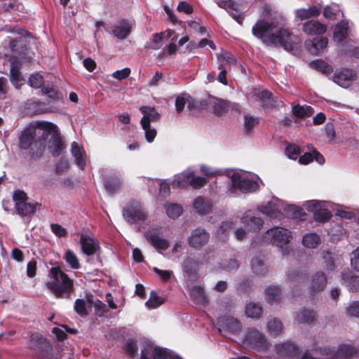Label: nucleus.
Segmentation results:
<instances>
[{
    "label": "nucleus",
    "instance_id": "14",
    "mask_svg": "<svg viewBox=\"0 0 359 359\" xmlns=\"http://www.w3.org/2000/svg\"><path fill=\"white\" fill-rule=\"evenodd\" d=\"M21 62L18 57L12 56L11 62V68L9 72V79L11 84L16 88L20 89L25 81L24 76L20 71Z\"/></svg>",
    "mask_w": 359,
    "mask_h": 359
},
{
    "label": "nucleus",
    "instance_id": "48",
    "mask_svg": "<svg viewBox=\"0 0 359 359\" xmlns=\"http://www.w3.org/2000/svg\"><path fill=\"white\" fill-rule=\"evenodd\" d=\"M322 258L325 264V269L327 271H333L336 269V255L332 252L331 250H323L321 253Z\"/></svg>",
    "mask_w": 359,
    "mask_h": 359
},
{
    "label": "nucleus",
    "instance_id": "24",
    "mask_svg": "<svg viewBox=\"0 0 359 359\" xmlns=\"http://www.w3.org/2000/svg\"><path fill=\"white\" fill-rule=\"evenodd\" d=\"M241 222L244 225L247 231L252 232L259 231L264 224V221L261 217L251 215L243 216L241 219Z\"/></svg>",
    "mask_w": 359,
    "mask_h": 359
},
{
    "label": "nucleus",
    "instance_id": "42",
    "mask_svg": "<svg viewBox=\"0 0 359 359\" xmlns=\"http://www.w3.org/2000/svg\"><path fill=\"white\" fill-rule=\"evenodd\" d=\"M165 301V296H158L154 290H152L150 292L149 299L145 302V306L149 309H154L163 304Z\"/></svg>",
    "mask_w": 359,
    "mask_h": 359
},
{
    "label": "nucleus",
    "instance_id": "22",
    "mask_svg": "<svg viewBox=\"0 0 359 359\" xmlns=\"http://www.w3.org/2000/svg\"><path fill=\"white\" fill-rule=\"evenodd\" d=\"M328 41L325 37H316L313 40H306L305 46L313 55H318L327 47Z\"/></svg>",
    "mask_w": 359,
    "mask_h": 359
},
{
    "label": "nucleus",
    "instance_id": "41",
    "mask_svg": "<svg viewBox=\"0 0 359 359\" xmlns=\"http://www.w3.org/2000/svg\"><path fill=\"white\" fill-rule=\"evenodd\" d=\"M211 106L214 114L218 116H222L229 109L227 102L225 100L217 97L212 98Z\"/></svg>",
    "mask_w": 359,
    "mask_h": 359
},
{
    "label": "nucleus",
    "instance_id": "52",
    "mask_svg": "<svg viewBox=\"0 0 359 359\" xmlns=\"http://www.w3.org/2000/svg\"><path fill=\"white\" fill-rule=\"evenodd\" d=\"M245 314L248 318H258L262 314V307L259 304L248 303L245 306Z\"/></svg>",
    "mask_w": 359,
    "mask_h": 359
},
{
    "label": "nucleus",
    "instance_id": "30",
    "mask_svg": "<svg viewBox=\"0 0 359 359\" xmlns=\"http://www.w3.org/2000/svg\"><path fill=\"white\" fill-rule=\"evenodd\" d=\"M295 17L300 20L316 18L321 13V7L318 6H311L308 8H298L295 11Z\"/></svg>",
    "mask_w": 359,
    "mask_h": 359
},
{
    "label": "nucleus",
    "instance_id": "63",
    "mask_svg": "<svg viewBox=\"0 0 359 359\" xmlns=\"http://www.w3.org/2000/svg\"><path fill=\"white\" fill-rule=\"evenodd\" d=\"M140 124L142 129L144 130V136L146 140L149 143L152 142L156 136L157 133L156 129L154 128H151L149 123Z\"/></svg>",
    "mask_w": 359,
    "mask_h": 359
},
{
    "label": "nucleus",
    "instance_id": "3",
    "mask_svg": "<svg viewBox=\"0 0 359 359\" xmlns=\"http://www.w3.org/2000/svg\"><path fill=\"white\" fill-rule=\"evenodd\" d=\"M37 126L43 130L42 138L39 141L40 151L37 156L42 154L46 147V140L50 135L48 142V149L53 156H58L64 149V143L60 136L57 126L49 121H41L37 123Z\"/></svg>",
    "mask_w": 359,
    "mask_h": 359
},
{
    "label": "nucleus",
    "instance_id": "61",
    "mask_svg": "<svg viewBox=\"0 0 359 359\" xmlns=\"http://www.w3.org/2000/svg\"><path fill=\"white\" fill-rule=\"evenodd\" d=\"M6 32L10 34H18L29 39L34 38L33 34L30 32L27 31V29H24L23 27L19 25H15L13 27L6 28Z\"/></svg>",
    "mask_w": 359,
    "mask_h": 359
},
{
    "label": "nucleus",
    "instance_id": "8",
    "mask_svg": "<svg viewBox=\"0 0 359 359\" xmlns=\"http://www.w3.org/2000/svg\"><path fill=\"white\" fill-rule=\"evenodd\" d=\"M231 184L229 187L231 194H235L237 189L242 193H252L259 189V186L257 181L248 177H242L238 172H233L230 175Z\"/></svg>",
    "mask_w": 359,
    "mask_h": 359
},
{
    "label": "nucleus",
    "instance_id": "39",
    "mask_svg": "<svg viewBox=\"0 0 359 359\" xmlns=\"http://www.w3.org/2000/svg\"><path fill=\"white\" fill-rule=\"evenodd\" d=\"M140 111L143 114L140 123H149L151 124V121H156L160 117V114L154 107L142 106L140 108Z\"/></svg>",
    "mask_w": 359,
    "mask_h": 359
},
{
    "label": "nucleus",
    "instance_id": "10",
    "mask_svg": "<svg viewBox=\"0 0 359 359\" xmlns=\"http://www.w3.org/2000/svg\"><path fill=\"white\" fill-rule=\"evenodd\" d=\"M244 346L258 351H266L268 348V342L265 337L257 330L247 331L242 339Z\"/></svg>",
    "mask_w": 359,
    "mask_h": 359
},
{
    "label": "nucleus",
    "instance_id": "53",
    "mask_svg": "<svg viewBox=\"0 0 359 359\" xmlns=\"http://www.w3.org/2000/svg\"><path fill=\"white\" fill-rule=\"evenodd\" d=\"M165 208L168 217L173 219L178 218L183 212L182 206L176 203L165 205Z\"/></svg>",
    "mask_w": 359,
    "mask_h": 359
},
{
    "label": "nucleus",
    "instance_id": "37",
    "mask_svg": "<svg viewBox=\"0 0 359 359\" xmlns=\"http://www.w3.org/2000/svg\"><path fill=\"white\" fill-rule=\"evenodd\" d=\"M307 278V272L305 269H293L287 273L286 280L291 285L296 283H300L304 281Z\"/></svg>",
    "mask_w": 359,
    "mask_h": 359
},
{
    "label": "nucleus",
    "instance_id": "16",
    "mask_svg": "<svg viewBox=\"0 0 359 359\" xmlns=\"http://www.w3.org/2000/svg\"><path fill=\"white\" fill-rule=\"evenodd\" d=\"M104 186L107 194L110 196L116 195L123 187V180L118 172L111 173L104 178Z\"/></svg>",
    "mask_w": 359,
    "mask_h": 359
},
{
    "label": "nucleus",
    "instance_id": "11",
    "mask_svg": "<svg viewBox=\"0 0 359 359\" xmlns=\"http://www.w3.org/2000/svg\"><path fill=\"white\" fill-rule=\"evenodd\" d=\"M80 244L81 251L85 255L90 257L95 255L97 260L100 259L101 253L100 243L89 233H81L80 234Z\"/></svg>",
    "mask_w": 359,
    "mask_h": 359
},
{
    "label": "nucleus",
    "instance_id": "32",
    "mask_svg": "<svg viewBox=\"0 0 359 359\" xmlns=\"http://www.w3.org/2000/svg\"><path fill=\"white\" fill-rule=\"evenodd\" d=\"M130 29L129 22L126 19H122L117 25L113 27L111 32L117 39L123 40L130 34Z\"/></svg>",
    "mask_w": 359,
    "mask_h": 359
},
{
    "label": "nucleus",
    "instance_id": "1",
    "mask_svg": "<svg viewBox=\"0 0 359 359\" xmlns=\"http://www.w3.org/2000/svg\"><path fill=\"white\" fill-rule=\"evenodd\" d=\"M252 35L269 46L283 47L291 52L294 49L298 38L289 29L276 27L273 22L265 20L257 21L252 28Z\"/></svg>",
    "mask_w": 359,
    "mask_h": 359
},
{
    "label": "nucleus",
    "instance_id": "34",
    "mask_svg": "<svg viewBox=\"0 0 359 359\" xmlns=\"http://www.w3.org/2000/svg\"><path fill=\"white\" fill-rule=\"evenodd\" d=\"M265 293L266 301L271 305L278 304L283 297L280 287L276 285L269 286Z\"/></svg>",
    "mask_w": 359,
    "mask_h": 359
},
{
    "label": "nucleus",
    "instance_id": "64",
    "mask_svg": "<svg viewBox=\"0 0 359 359\" xmlns=\"http://www.w3.org/2000/svg\"><path fill=\"white\" fill-rule=\"evenodd\" d=\"M351 266L352 269L359 272V247H357L351 253Z\"/></svg>",
    "mask_w": 359,
    "mask_h": 359
},
{
    "label": "nucleus",
    "instance_id": "60",
    "mask_svg": "<svg viewBox=\"0 0 359 359\" xmlns=\"http://www.w3.org/2000/svg\"><path fill=\"white\" fill-rule=\"evenodd\" d=\"M74 310L81 317H86L88 311L86 300L83 299H76L74 302Z\"/></svg>",
    "mask_w": 359,
    "mask_h": 359
},
{
    "label": "nucleus",
    "instance_id": "12",
    "mask_svg": "<svg viewBox=\"0 0 359 359\" xmlns=\"http://www.w3.org/2000/svg\"><path fill=\"white\" fill-rule=\"evenodd\" d=\"M210 233L203 228H196L187 238V243L195 250H201L209 241Z\"/></svg>",
    "mask_w": 359,
    "mask_h": 359
},
{
    "label": "nucleus",
    "instance_id": "9",
    "mask_svg": "<svg viewBox=\"0 0 359 359\" xmlns=\"http://www.w3.org/2000/svg\"><path fill=\"white\" fill-rule=\"evenodd\" d=\"M122 216L126 222L130 224H133L138 222L144 221L147 215L140 202L137 200H131L126 207L123 208Z\"/></svg>",
    "mask_w": 359,
    "mask_h": 359
},
{
    "label": "nucleus",
    "instance_id": "28",
    "mask_svg": "<svg viewBox=\"0 0 359 359\" xmlns=\"http://www.w3.org/2000/svg\"><path fill=\"white\" fill-rule=\"evenodd\" d=\"M358 352V349L351 344H340L334 353V358L351 359Z\"/></svg>",
    "mask_w": 359,
    "mask_h": 359
},
{
    "label": "nucleus",
    "instance_id": "50",
    "mask_svg": "<svg viewBox=\"0 0 359 359\" xmlns=\"http://www.w3.org/2000/svg\"><path fill=\"white\" fill-rule=\"evenodd\" d=\"M297 320L299 323H313L316 320L315 313L313 311L304 309L301 311L297 317Z\"/></svg>",
    "mask_w": 359,
    "mask_h": 359
},
{
    "label": "nucleus",
    "instance_id": "13",
    "mask_svg": "<svg viewBox=\"0 0 359 359\" xmlns=\"http://www.w3.org/2000/svg\"><path fill=\"white\" fill-rule=\"evenodd\" d=\"M356 78V72L349 68L337 69L333 75L332 81L341 88H347Z\"/></svg>",
    "mask_w": 359,
    "mask_h": 359
},
{
    "label": "nucleus",
    "instance_id": "19",
    "mask_svg": "<svg viewBox=\"0 0 359 359\" xmlns=\"http://www.w3.org/2000/svg\"><path fill=\"white\" fill-rule=\"evenodd\" d=\"M189 294L192 302L198 306H205L208 304V299L204 288L200 285L192 286L189 290Z\"/></svg>",
    "mask_w": 359,
    "mask_h": 359
},
{
    "label": "nucleus",
    "instance_id": "7",
    "mask_svg": "<svg viewBox=\"0 0 359 359\" xmlns=\"http://www.w3.org/2000/svg\"><path fill=\"white\" fill-rule=\"evenodd\" d=\"M265 238L273 245L282 248V255L289 254L288 248L283 246L290 243L292 238V233L290 230L279 226H273L268 229L265 233Z\"/></svg>",
    "mask_w": 359,
    "mask_h": 359
},
{
    "label": "nucleus",
    "instance_id": "45",
    "mask_svg": "<svg viewBox=\"0 0 359 359\" xmlns=\"http://www.w3.org/2000/svg\"><path fill=\"white\" fill-rule=\"evenodd\" d=\"M302 243L304 247L313 249L320 244V237L316 233H306L303 236Z\"/></svg>",
    "mask_w": 359,
    "mask_h": 359
},
{
    "label": "nucleus",
    "instance_id": "33",
    "mask_svg": "<svg viewBox=\"0 0 359 359\" xmlns=\"http://www.w3.org/2000/svg\"><path fill=\"white\" fill-rule=\"evenodd\" d=\"M243 133L245 135L252 136L254 133L253 130L257 127L260 122L259 116H252L250 114H245L243 116Z\"/></svg>",
    "mask_w": 359,
    "mask_h": 359
},
{
    "label": "nucleus",
    "instance_id": "40",
    "mask_svg": "<svg viewBox=\"0 0 359 359\" xmlns=\"http://www.w3.org/2000/svg\"><path fill=\"white\" fill-rule=\"evenodd\" d=\"M343 15L340 6L334 3L327 5L323 8V15L328 20H335L340 17V15L343 16Z\"/></svg>",
    "mask_w": 359,
    "mask_h": 359
},
{
    "label": "nucleus",
    "instance_id": "18",
    "mask_svg": "<svg viewBox=\"0 0 359 359\" xmlns=\"http://www.w3.org/2000/svg\"><path fill=\"white\" fill-rule=\"evenodd\" d=\"M341 284L344 285L349 292H356L359 291V276L349 269H347L341 271Z\"/></svg>",
    "mask_w": 359,
    "mask_h": 359
},
{
    "label": "nucleus",
    "instance_id": "44",
    "mask_svg": "<svg viewBox=\"0 0 359 359\" xmlns=\"http://www.w3.org/2000/svg\"><path fill=\"white\" fill-rule=\"evenodd\" d=\"M41 92L48 95V102L49 103L55 102L62 99V95L57 88L53 86H45L41 88Z\"/></svg>",
    "mask_w": 359,
    "mask_h": 359
},
{
    "label": "nucleus",
    "instance_id": "5",
    "mask_svg": "<svg viewBox=\"0 0 359 359\" xmlns=\"http://www.w3.org/2000/svg\"><path fill=\"white\" fill-rule=\"evenodd\" d=\"M258 210L270 219H278L280 220L283 217L282 210L286 212L294 215L298 211V207L294 205L285 206L283 201L277 198H273L266 205L259 206Z\"/></svg>",
    "mask_w": 359,
    "mask_h": 359
},
{
    "label": "nucleus",
    "instance_id": "59",
    "mask_svg": "<svg viewBox=\"0 0 359 359\" xmlns=\"http://www.w3.org/2000/svg\"><path fill=\"white\" fill-rule=\"evenodd\" d=\"M8 46L11 50L17 54L23 53L25 50L24 41L21 38L10 39Z\"/></svg>",
    "mask_w": 359,
    "mask_h": 359
},
{
    "label": "nucleus",
    "instance_id": "15",
    "mask_svg": "<svg viewBox=\"0 0 359 359\" xmlns=\"http://www.w3.org/2000/svg\"><path fill=\"white\" fill-rule=\"evenodd\" d=\"M218 324L220 326L218 328L219 333L224 330L232 334H237L242 330V324L240 320L231 316L226 315L220 317L218 319Z\"/></svg>",
    "mask_w": 359,
    "mask_h": 359
},
{
    "label": "nucleus",
    "instance_id": "31",
    "mask_svg": "<svg viewBox=\"0 0 359 359\" xmlns=\"http://www.w3.org/2000/svg\"><path fill=\"white\" fill-rule=\"evenodd\" d=\"M198 264L199 263L196 259L191 257H187L182 263V271L184 276L190 278H195Z\"/></svg>",
    "mask_w": 359,
    "mask_h": 359
},
{
    "label": "nucleus",
    "instance_id": "23",
    "mask_svg": "<svg viewBox=\"0 0 359 359\" xmlns=\"http://www.w3.org/2000/svg\"><path fill=\"white\" fill-rule=\"evenodd\" d=\"M36 135V129L33 126L25 128L19 136V147L27 150L31 147Z\"/></svg>",
    "mask_w": 359,
    "mask_h": 359
},
{
    "label": "nucleus",
    "instance_id": "51",
    "mask_svg": "<svg viewBox=\"0 0 359 359\" xmlns=\"http://www.w3.org/2000/svg\"><path fill=\"white\" fill-rule=\"evenodd\" d=\"M259 99L266 108H273L276 105L272 93L268 90H263L259 93Z\"/></svg>",
    "mask_w": 359,
    "mask_h": 359
},
{
    "label": "nucleus",
    "instance_id": "17",
    "mask_svg": "<svg viewBox=\"0 0 359 359\" xmlns=\"http://www.w3.org/2000/svg\"><path fill=\"white\" fill-rule=\"evenodd\" d=\"M327 30V25L317 20H309L302 25V31L309 36L323 35Z\"/></svg>",
    "mask_w": 359,
    "mask_h": 359
},
{
    "label": "nucleus",
    "instance_id": "46",
    "mask_svg": "<svg viewBox=\"0 0 359 359\" xmlns=\"http://www.w3.org/2000/svg\"><path fill=\"white\" fill-rule=\"evenodd\" d=\"M234 224L231 221H225L222 222L219 228L217 229V237L219 241H224L233 228Z\"/></svg>",
    "mask_w": 359,
    "mask_h": 359
},
{
    "label": "nucleus",
    "instance_id": "25",
    "mask_svg": "<svg viewBox=\"0 0 359 359\" xmlns=\"http://www.w3.org/2000/svg\"><path fill=\"white\" fill-rule=\"evenodd\" d=\"M276 351L281 355L290 359L294 358L300 353L299 348L290 341L277 345Z\"/></svg>",
    "mask_w": 359,
    "mask_h": 359
},
{
    "label": "nucleus",
    "instance_id": "38",
    "mask_svg": "<svg viewBox=\"0 0 359 359\" xmlns=\"http://www.w3.org/2000/svg\"><path fill=\"white\" fill-rule=\"evenodd\" d=\"M40 205L39 203H29L25 201L23 202H18L15 208L19 215L25 217L33 215L36 212V207Z\"/></svg>",
    "mask_w": 359,
    "mask_h": 359
},
{
    "label": "nucleus",
    "instance_id": "2",
    "mask_svg": "<svg viewBox=\"0 0 359 359\" xmlns=\"http://www.w3.org/2000/svg\"><path fill=\"white\" fill-rule=\"evenodd\" d=\"M47 288L57 298H69L73 292L74 281L60 267H51L48 272Z\"/></svg>",
    "mask_w": 359,
    "mask_h": 359
},
{
    "label": "nucleus",
    "instance_id": "29",
    "mask_svg": "<svg viewBox=\"0 0 359 359\" xmlns=\"http://www.w3.org/2000/svg\"><path fill=\"white\" fill-rule=\"evenodd\" d=\"M194 175V172L187 169L175 175L172 182V188H184L189 184V180Z\"/></svg>",
    "mask_w": 359,
    "mask_h": 359
},
{
    "label": "nucleus",
    "instance_id": "35",
    "mask_svg": "<svg viewBox=\"0 0 359 359\" xmlns=\"http://www.w3.org/2000/svg\"><path fill=\"white\" fill-rule=\"evenodd\" d=\"M309 65L327 77L330 76L333 72L332 67L322 59L313 60L309 62Z\"/></svg>",
    "mask_w": 359,
    "mask_h": 359
},
{
    "label": "nucleus",
    "instance_id": "54",
    "mask_svg": "<svg viewBox=\"0 0 359 359\" xmlns=\"http://www.w3.org/2000/svg\"><path fill=\"white\" fill-rule=\"evenodd\" d=\"M239 266L240 263L236 259H229L219 264V268L229 273H235Z\"/></svg>",
    "mask_w": 359,
    "mask_h": 359
},
{
    "label": "nucleus",
    "instance_id": "58",
    "mask_svg": "<svg viewBox=\"0 0 359 359\" xmlns=\"http://www.w3.org/2000/svg\"><path fill=\"white\" fill-rule=\"evenodd\" d=\"M332 217L330 210L326 208H320L317 211L313 213V219L318 222H325L328 221Z\"/></svg>",
    "mask_w": 359,
    "mask_h": 359
},
{
    "label": "nucleus",
    "instance_id": "57",
    "mask_svg": "<svg viewBox=\"0 0 359 359\" xmlns=\"http://www.w3.org/2000/svg\"><path fill=\"white\" fill-rule=\"evenodd\" d=\"M340 54L342 56L359 59V47L353 46H341Z\"/></svg>",
    "mask_w": 359,
    "mask_h": 359
},
{
    "label": "nucleus",
    "instance_id": "55",
    "mask_svg": "<svg viewBox=\"0 0 359 359\" xmlns=\"http://www.w3.org/2000/svg\"><path fill=\"white\" fill-rule=\"evenodd\" d=\"M64 259L72 269H79L80 268L79 259L72 250H68L65 252Z\"/></svg>",
    "mask_w": 359,
    "mask_h": 359
},
{
    "label": "nucleus",
    "instance_id": "26",
    "mask_svg": "<svg viewBox=\"0 0 359 359\" xmlns=\"http://www.w3.org/2000/svg\"><path fill=\"white\" fill-rule=\"evenodd\" d=\"M144 238L157 250H165L169 247V242L167 239L160 237L151 231L144 232Z\"/></svg>",
    "mask_w": 359,
    "mask_h": 359
},
{
    "label": "nucleus",
    "instance_id": "47",
    "mask_svg": "<svg viewBox=\"0 0 359 359\" xmlns=\"http://www.w3.org/2000/svg\"><path fill=\"white\" fill-rule=\"evenodd\" d=\"M313 111L311 106H302L300 104L294 105L292 109V114L297 118L311 116L313 114Z\"/></svg>",
    "mask_w": 359,
    "mask_h": 359
},
{
    "label": "nucleus",
    "instance_id": "6",
    "mask_svg": "<svg viewBox=\"0 0 359 359\" xmlns=\"http://www.w3.org/2000/svg\"><path fill=\"white\" fill-rule=\"evenodd\" d=\"M140 359H183L172 350L160 346H153L150 341H145L140 352Z\"/></svg>",
    "mask_w": 359,
    "mask_h": 359
},
{
    "label": "nucleus",
    "instance_id": "21",
    "mask_svg": "<svg viewBox=\"0 0 359 359\" xmlns=\"http://www.w3.org/2000/svg\"><path fill=\"white\" fill-rule=\"evenodd\" d=\"M327 283L326 275L323 271H317L311 278L309 292L311 294L323 291Z\"/></svg>",
    "mask_w": 359,
    "mask_h": 359
},
{
    "label": "nucleus",
    "instance_id": "36",
    "mask_svg": "<svg viewBox=\"0 0 359 359\" xmlns=\"http://www.w3.org/2000/svg\"><path fill=\"white\" fill-rule=\"evenodd\" d=\"M71 153L74 158L75 163L81 170H83L86 165V159L85 154L81 150L79 145L74 142L71 144Z\"/></svg>",
    "mask_w": 359,
    "mask_h": 359
},
{
    "label": "nucleus",
    "instance_id": "49",
    "mask_svg": "<svg viewBox=\"0 0 359 359\" xmlns=\"http://www.w3.org/2000/svg\"><path fill=\"white\" fill-rule=\"evenodd\" d=\"M163 33L152 34L150 39L145 43L146 49L158 50L163 45Z\"/></svg>",
    "mask_w": 359,
    "mask_h": 359
},
{
    "label": "nucleus",
    "instance_id": "43",
    "mask_svg": "<svg viewBox=\"0 0 359 359\" xmlns=\"http://www.w3.org/2000/svg\"><path fill=\"white\" fill-rule=\"evenodd\" d=\"M251 269L253 273L259 276H264L268 273V268L262 260L253 257L250 261Z\"/></svg>",
    "mask_w": 359,
    "mask_h": 359
},
{
    "label": "nucleus",
    "instance_id": "20",
    "mask_svg": "<svg viewBox=\"0 0 359 359\" xmlns=\"http://www.w3.org/2000/svg\"><path fill=\"white\" fill-rule=\"evenodd\" d=\"M349 26L346 20H340L334 27L333 40L338 46H344L342 43L348 36Z\"/></svg>",
    "mask_w": 359,
    "mask_h": 359
},
{
    "label": "nucleus",
    "instance_id": "4",
    "mask_svg": "<svg viewBox=\"0 0 359 359\" xmlns=\"http://www.w3.org/2000/svg\"><path fill=\"white\" fill-rule=\"evenodd\" d=\"M28 348L32 351L34 359H60L61 358L58 352L53 351V347L49 341L37 332L31 334Z\"/></svg>",
    "mask_w": 359,
    "mask_h": 359
},
{
    "label": "nucleus",
    "instance_id": "56",
    "mask_svg": "<svg viewBox=\"0 0 359 359\" xmlns=\"http://www.w3.org/2000/svg\"><path fill=\"white\" fill-rule=\"evenodd\" d=\"M43 77L39 73H34L30 74L28 77L27 83L28 85L35 89L41 88L44 86Z\"/></svg>",
    "mask_w": 359,
    "mask_h": 359
},
{
    "label": "nucleus",
    "instance_id": "27",
    "mask_svg": "<svg viewBox=\"0 0 359 359\" xmlns=\"http://www.w3.org/2000/svg\"><path fill=\"white\" fill-rule=\"evenodd\" d=\"M212 206L211 202L202 196L196 197L193 203L195 212L200 216L210 214L212 211Z\"/></svg>",
    "mask_w": 359,
    "mask_h": 359
},
{
    "label": "nucleus",
    "instance_id": "62",
    "mask_svg": "<svg viewBox=\"0 0 359 359\" xmlns=\"http://www.w3.org/2000/svg\"><path fill=\"white\" fill-rule=\"evenodd\" d=\"M285 155L292 160L297 159L300 156V148L294 144H288L285 149Z\"/></svg>",
    "mask_w": 359,
    "mask_h": 359
}]
</instances>
